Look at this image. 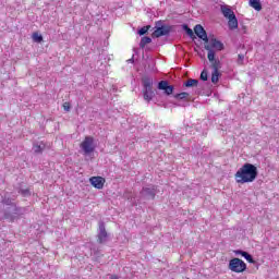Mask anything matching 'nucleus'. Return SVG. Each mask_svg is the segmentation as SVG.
<instances>
[{"instance_id":"obj_19","label":"nucleus","mask_w":279,"mask_h":279,"mask_svg":"<svg viewBox=\"0 0 279 279\" xmlns=\"http://www.w3.org/2000/svg\"><path fill=\"white\" fill-rule=\"evenodd\" d=\"M250 5L257 12H260V10H263V4L260 3V0H250Z\"/></svg>"},{"instance_id":"obj_17","label":"nucleus","mask_w":279,"mask_h":279,"mask_svg":"<svg viewBox=\"0 0 279 279\" xmlns=\"http://www.w3.org/2000/svg\"><path fill=\"white\" fill-rule=\"evenodd\" d=\"M16 203L12 201L10 197H2V201L0 202V206H5V208H10L11 206H14Z\"/></svg>"},{"instance_id":"obj_4","label":"nucleus","mask_w":279,"mask_h":279,"mask_svg":"<svg viewBox=\"0 0 279 279\" xmlns=\"http://www.w3.org/2000/svg\"><path fill=\"white\" fill-rule=\"evenodd\" d=\"M229 269L234 274H243L247 269V264L239 257H234L229 262Z\"/></svg>"},{"instance_id":"obj_31","label":"nucleus","mask_w":279,"mask_h":279,"mask_svg":"<svg viewBox=\"0 0 279 279\" xmlns=\"http://www.w3.org/2000/svg\"><path fill=\"white\" fill-rule=\"evenodd\" d=\"M63 110H65V112H69V110H71V105L69 102H64Z\"/></svg>"},{"instance_id":"obj_24","label":"nucleus","mask_w":279,"mask_h":279,"mask_svg":"<svg viewBox=\"0 0 279 279\" xmlns=\"http://www.w3.org/2000/svg\"><path fill=\"white\" fill-rule=\"evenodd\" d=\"M151 43L150 37H143L140 43L141 49H145V46L149 45Z\"/></svg>"},{"instance_id":"obj_13","label":"nucleus","mask_w":279,"mask_h":279,"mask_svg":"<svg viewBox=\"0 0 279 279\" xmlns=\"http://www.w3.org/2000/svg\"><path fill=\"white\" fill-rule=\"evenodd\" d=\"M234 254L236 256H243V258H245V260H247V263H254V257H252V255L245 251L236 250V251H234Z\"/></svg>"},{"instance_id":"obj_29","label":"nucleus","mask_w":279,"mask_h":279,"mask_svg":"<svg viewBox=\"0 0 279 279\" xmlns=\"http://www.w3.org/2000/svg\"><path fill=\"white\" fill-rule=\"evenodd\" d=\"M201 80L203 82H207L208 81V72L206 70H203L201 73Z\"/></svg>"},{"instance_id":"obj_25","label":"nucleus","mask_w":279,"mask_h":279,"mask_svg":"<svg viewBox=\"0 0 279 279\" xmlns=\"http://www.w3.org/2000/svg\"><path fill=\"white\" fill-rule=\"evenodd\" d=\"M190 94L186 92L174 95V99H189Z\"/></svg>"},{"instance_id":"obj_12","label":"nucleus","mask_w":279,"mask_h":279,"mask_svg":"<svg viewBox=\"0 0 279 279\" xmlns=\"http://www.w3.org/2000/svg\"><path fill=\"white\" fill-rule=\"evenodd\" d=\"M89 182L95 189H104V184H106V179H104L102 177H92L89 179Z\"/></svg>"},{"instance_id":"obj_33","label":"nucleus","mask_w":279,"mask_h":279,"mask_svg":"<svg viewBox=\"0 0 279 279\" xmlns=\"http://www.w3.org/2000/svg\"><path fill=\"white\" fill-rule=\"evenodd\" d=\"M128 62H132L133 63L134 62V58L129 59Z\"/></svg>"},{"instance_id":"obj_30","label":"nucleus","mask_w":279,"mask_h":279,"mask_svg":"<svg viewBox=\"0 0 279 279\" xmlns=\"http://www.w3.org/2000/svg\"><path fill=\"white\" fill-rule=\"evenodd\" d=\"M245 60V54L238 56V64L241 66L243 65V61Z\"/></svg>"},{"instance_id":"obj_8","label":"nucleus","mask_w":279,"mask_h":279,"mask_svg":"<svg viewBox=\"0 0 279 279\" xmlns=\"http://www.w3.org/2000/svg\"><path fill=\"white\" fill-rule=\"evenodd\" d=\"M194 34H196V36L201 38V40H203L204 43H208V34L206 33V29H204V26H202L201 24H197L194 27Z\"/></svg>"},{"instance_id":"obj_32","label":"nucleus","mask_w":279,"mask_h":279,"mask_svg":"<svg viewBox=\"0 0 279 279\" xmlns=\"http://www.w3.org/2000/svg\"><path fill=\"white\" fill-rule=\"evenodd\" d=\"M110 279H119L117 275H111Z\"/></svg>"},{"instance_id":"obj_3","label":"nucleus","mask_w":279,"mask_h":279,"mask_svg":"<svg viewBox=\"0 0 279 279\" xmlns=\"http://www.w3.org/2000/svg\"><path fill=\"white\" fill-rule=\"evenodd\" d=\"M23 213H25V209L16 206V204L12 205L11 207H4L3 209L4 219H8L9 221L19 219Z\"/></svg>"},{"instance_id":"obj_22","label":"nucleus","mask_w":279,"mask_h":279,"mask_svg":"<svg viewBox=\"0 0 279 279\" xmlns=\"http://www.w3.org/2000/svg\"><path fill=\"white\" fill-rule=\"evenodd\" d=\"M213 71H219L221 69V61L219 59H215L210 62Z\"/></svg>"},{"instance_id":"obj_9","label":"nucleus","mask_w":279,"mask_h":279,"mask_svg":"<svg viewBox=\"0 0 279 279\" xmlns=\"http://www.w3.org/2000/svg\"><path fill=\"white\" fill-rule=\"evenodd\" d=\"M106 241H108V232L106 231V225L100 221L98 229V243H106Z\"/></svg>"},{"instance_id":"obj_28","label":"nucleus","mask_w":279,"mask_h":279,"mask_svg":"<svg viewBox=\"0 0 279 279\" xmlns=\"http://www.w3.org/2000/svg\"><path fill=\"white\" fill-rule=\"evenodd\" d=\"M33 40L35 43H43V35H39L38 33L33 34Z\"/></svg>"},{"instance_id":"obj_7","label":"nucleus","mask_w":279,"mask_h":279,"mask_svg":"<svg viewBox=\"0 0 279 279\" xmlns=\"http://www.w3.org/2000/svg\"><path fill=\"white\" fill-rule=\"evenodd\" d=\"M169 34H171V27L167 26V25H162L157 27L153 34L151 37L153 38H160V36H169Z\"/></svg>"},{"instance_id":"obj_20","label":"nucleus","mask_w":279,"mask_h":279,"mask_svg":"<svg viewBox=\"0 0 279 279\" xmlns=\"http://www.w3.org/2000/svg\"><path fill=\"white\" fill-rule=\"evenodd\" d=\"M219 77H221V73H219V71H217V70H213L211 83L217 84L219 82Z\"/></svg>"},{"instance_id":"obj_26","label":"nucleus","mask_w":279,"mask_h":279,"mask_svg":"<svg viewBox=\"0 0 279 279\" xmlns=\"http://www.w3.org/2000/svg\"><path fill=\"white\" fill-rule=\"evenodd\" d=\"M150 28H151L150 25L143 26V27L138 31V35H140V36H145V34H147V32H149Z\"/></svg>"},{"instance_id":"obj_11","label":"nucleus","mask_w":279,"mask_h":279,"mask_svg":"<svg viewBox=\"0 0 279 279\" xmlns=\"http://www.w3.org/2000/svg\"><path fill=\"white\" fill-rule=\"evenodd\" d=\"M209 47L213 49H216V51H222L223 49V43L217 40L215 37H208V43Z\"/></svg>"},{"instance_id":"obj_16","label":"nucleus","mask_w":279,"mask_h":279,"mask_svg":"<svg viewBox=\"0 0 279 279\" xmlns=\"http://www.w3.org/2000/svg\"><path fill=\"white\" fill-rule=\"evenodd\" d=\"M205 49H206V51H208L207 58H208L209 62L210 63L215 62V60H217L215 58V50L210 48V45H205Z\"/></svg>"},{"instance_id":"obj_23","label":"nucleus","mask_w":279,"mask_h":279,"mask_svg":"<svg viewBox=\"0 0 279 279\" xmlns=\"http://www.w3.org/2000/svg\"><path fill=\"white\" fill-rule=\"evenodd\" d=\"M33 149L35 154H43V150L45 149V144H34Z\"/></svg>"},{"instance_id":"obj_27","label":"nucleus","mask_w":279,"mask_h":279,"mask_svg":"<svg viewBox=\"0 0 279 279\" xmlns=\"http://www.w3.org/2000/svg\"><path fill=\"white\" fill-rule=\"evenodd\" d=\"M20 195H23V197H29V195H32V192H29V189H21L19 191Z\"/></svg>"},{"instance_id":"obj_10","label":"nucleus","mask_w":279,"mask_h":279,"mask_svg":"<svg viewBox=\"0 0 279 279\" xmlns=\"http://www.w3.org/2000/svg\"><path fill=\"white\" fill-rule=\"evenodd\" d=\"M158 89L163 90L165 95H173V85H169L168 81H160L158 83Z\"/></svg>"},{"instance_id":"obj_14","label":"nucleus","mask_w":279,"mask_h":279,"mask_svg":"<svg viewBox=\"0 0 279 279\" xmlns=\"http://www.w3.org/2000/svg\"><path fill=\"white\" fill-rule=\"evenodd\" d=\"M142 84L144 86V90L151 89L154 86V80H151V77L145 76L144 78H142Z\"/></svg>"},{"instance_id":"obj_1","label":"nucleus","mask_w":279,"mask_h":279,"mask_svg":"<svg viewBox=\"0 0 279 279\" xmlns=\"http://www.w3.org/2000/svg\"><path fill=\"white\" fill-rule=\"evenodd\" d=\"M258 178V168L252 163H244L235 173L238 184H247Z\"/></svg>"},{"instance_id":"obj_6","label":"nucleus","mask_w":279,"mask_h":279,"mask_svg":"<svg viewBox=\"0 0 279 279\" xmlns=\"http://www.w3.org/2000/svg\"><path fill=\"white\" fill-rule=\"evenodd\" d=\"M156 193H158L156 185H149L142 189L141 196L144 199H154L156 197Z\"/></svg>"},{"instance_id":"obj_15","label":"nucleus","mask_w":279,"mask_h":279,"mask_svg":"<svg viewBox=\"0 0 279 279\" xmlns=\"http://www.w3.org/2000/svg\"><path fill=\"white\" fill-rule=\"evenodd\" d=\"M198 84L199 81L195 78H190L185 83H183V86H185V88H197Z\"/></svg>"},{"instance_id":"obj_18","label":"nucleus","mask_w":279,"mask_h":279,"mask_svg":"<svg viewBox=\"0 0 279 279\" xmlns=\"http://www.w3.org/2000/svg\"><path fill=\"white\" fill-rule=\"evenodd\" d=\"M144 99L145 101H151L155 97V94H154V89L150 88V89H144Z\"/></svg>"},{"instance_id":"obj_21","label":"nucleus","mask_w":279,"mask_h":279,"mask_svg":"<svg viewBox=\"0 0 279 279\" xmlns=\"http://www.w3.org/2000/svg\"><path fill=\"white\" fill-rule=\"evenodd\" d=\"M183 29L192 40H195V33H193V29H191L189 25H183Z\"/></svg>"},{"instance_id":"obj_2","label":"nucleus","mask_w":279,"mask_h":279,"mask_svg":"<svg viewBox=\"0 0 279 279\" xmlns=\"http://www.w3.org/2000/svg\"><path fill=\"white\" fill-rule=\"evenodd\" d=\"M220 12L225 19H228V27L229 29H236L239 27V20L234 14V11L228 4H222L220 7Z\"/></svg>"},{"instance_id":"obj_5","label":"nucleus","mask_w":279,"mask_h":279,"mask_svg":"<svg viewBox=\"0 0 279 279\" xmlns=\"http://www.w3.org/2000/svg\"><path fill=\"white\" fill-rule=\"evenodd\" d=\"M85 156H88L95 151V138L93 136H86L80 145Z\"/></svg>"}]
</instances>
